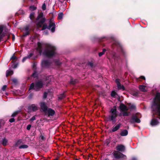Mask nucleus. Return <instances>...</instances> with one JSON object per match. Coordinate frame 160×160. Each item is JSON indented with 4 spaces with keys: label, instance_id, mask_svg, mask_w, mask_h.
<instances>
[{
    "label": "nucleus",
    "instance_id": "052dcab7",
    "mask_svg": "<svg viewBox=\"0 0 160 160\" xmlns=\"http://www.w3.org/2000/svg\"><path fill=\"white\" fill-rule=\"evenodd\" d=\"M15 36L13 34L12 35V40L14 41L15 40Z\"/></svg>",
    "mask_w": 160,
    "mask_h": 160
},
{
    "label": "nucleus",
    "instance_id": "2f4dec72",
    "mask_svg": "<svg viewBox=\"0 0 160 160\" xmlns=\"http://www.w3.org/2000/svg\"><path fill=\"white\" fill-rule=\"evenodd\" d=\"M106 51V50L105 49H103V50L102 52H100L99 53L98 55L99 57L101 56L102 55H103L105 53Z\"/></svg>",
    "mask_w": 160,
    "mask_h": 160
},
{
    "label": "nucleus",
    "instance_id": "0eeeda50",
    "mask_svg": "<svg viewBox=\"0 0 160 160\" xmlns=\"http://www.w3.org/2000/svg\"><path fill=\"white\" fill-rule=\"evenodd\" d=\"M38 109L37 106L35 104H31L28 107V110L29 112H35Z\"/></svg>",
    "mask_w": 160,
    "mask_h": 160
},
{
    "label": "nucleus",
    "instance_id": "7c9ffc66",
    "mask_svg": "<svg viewBox=\"0 0 160 160\" xmlns=\"http://www.w3.org/2000/svg\"><path fill=\"white\" fill-rule=\"evenodd\" d=\"M20 112L19 111H16L14 112L12 114V117H15L16 115H17L18 112Z\"/></svg>",
    "mask_w": 160,
    "mask_h": 160
},
{
    "label": "nucleus",
    "instance_id": "79ce46f5",
    "mask_svg": "<svg viewBox=\"0 0 160 160\" xmlns=\"http://www.w3.org/2000/svg\"><path fill=\"white\" fill-rule=\"evenodd\" d=\"M3 26H0V34H1L3 31Z\"/></svg>",
    "mask_w": 160,
    "mask_h": 160
},
{
    "label": "nucleus",
    "instance_id": "13d9d810",
    "mask_svg": "<svg viewBox=\"0 0 160 160\" xmlns=\"http://www.w3.org/2000/svg\"><path fill=\"white\" fill-rule=\"evenodd\" d=\"M13 82L14 83H16L17 82V80L15 79H13L12 80Z\"/></svg>",
    "mask_w": 160,
    "mask_h": 160
},
{
    "label": "nucleus",
    "instance_id": "8fccbe9b",
    "mask_svg": "<svg viewBox=\"0 0 160 160\" xmlns=\"http://www.w3.org/2000/svg\"><path fill=\"white\" fill-rule=\"evenodd\" d=\"M18 65V64H15L13 65L12 67L14 68H16Z\"/></svg>",
    "mask_w": 160,
    "mask_h": 160
},
{
    "label": "nucleus",
    "instance_id": "f8f14e48",
    "mask_svg": "<svg viewBox=\"0 0 160 160\" xmlns=\"http://www.w3.org/2000/svg\"><path fill=\"white\" fill-rule=\"evenodd\" d=\"M40 106L44 112H46V110L48 109L46 103L44 102H42L40 103Z\"/></svg>",
    "mask_w": 160,
    "mask_h": 160
},
{
    "label": "nucleus",
    "instance_id": "e2e57ef3",
    "mask_svg": "<svg viewBox=\"0 0 160 160\" xmlns=\"http://www.w3.org/2000/svg\"><path fill=\"white\" fill-rule=\"evenodd\" d=\"M75 160H79L78 159H75Z\"/></svg>",
    "mask_w": 160,
    "mask_h": 160
},
{
    "label": "nucleus",
    "instance_id": "f03ea898",
    "mask_svg": "<svg viewBox=\"0 0 160 160\" xmlns=\"http://www.w3.org/2000/svg\"><path fill=\"white\" fill-rule=\"evenodd\" d=\"M48 25L46 24H44L42 27V30H44L46 28H48L52 32H53L55 31V24L53 20L51 19L48 20Z\"/></svg>",
    "mask_w": 160,
    "mask_h": 160
},
{
    "label": "nucleus",
    "instance_id": "37998d69",
    "mask_svg": "<svg viewBox=\"0 0 160 160\" xmlns=\"http://www.w3.org/2000/svg\"><path fill=\"white\" fill-rule=\"evenodd\" d=\"M47 95V93L46 92L44 93L43 96V98L45 99L46 98Z\"/></svg>",
    "mask_w": 160,
    "mask_h": 160
},
{
    "label": "nucleus",
    "instance_id": "423d86ee",
    "mask_svg": "<svg viewBox=\"0 0 160 160\" xmlns=\"http://www.w3.org/2000/svg\"><path fill=\"white\" fill-rule=\"evenodd\" d=\"M113 156L114 158L116 159H118L121 158L126 157V156L121 153L118 152L116 151H114L113 153Z\"/></svg>",
    "mask_w": 160,
    "mask_h": 160
},
{
    "label": "nucleus",
    "instance_id": "f3484780",
    "mask_svg": "<svg viewBox=\"0 0 160 160\" xmlns=\"http://www.w3.org/2000/svg\"><path fill=\"white\" fill-rule=\"evenodd\" d=\"M118 47V49L120 50L121 52L124 55L125 54V52L121 45L119 44Z\"/></svg>",
    "mask_w": 160,
    "mask_h": 160
},
{
    "label": "nucleus",
    "instance_id": "2eb2a0df",
    "mask_svg": "<svg viewBox=\"0 0 160 160\" xmlns=\"http://www.w3.org/2000/svg\"><path fill=\"white\" fill-rule=\"evenodd\" d=\"M121 124H118L117 125L115 126H113L112 129V132H115L118 130L120 127Z\"/></svg>",
    "mask_w": 160,
    "mask_h": 160
},
{
    "label": "nucleus",
    "instance_id": "39448f33",
    "mask_svg": "<svg viewBox=\"0 0 160 160\" xmlns=\"http://www.w3.org/2000/svg\"><path fill=\"white\" fill-rule=\"evenodd\" d=\"M137 115H133L131 117L130 122L131 123H140V120L138 118Z\"/></svg>",
    "mask_w": 160,
    "mask_h": 160
},
{
    "label": "nucleus",
    "instance_id": "4d7b16f0",
    "mask_svg": "<svg viewBox=\"0 0 160 160\" xmlns=\"http://www.w3.org/2000/svg\"><path fill=\"white\" fill-rule=\"evenodd\" d=\"M132 95L134 96H137L138 95V93L137 92L133 93Z\"/></svg>",
    "mask_w": 160,
    "mask_h": 160
},
{
    "label": "nucleus",
    "instance_id": "c85d7f7f",
    "mask_svg": "<svg viewBox=\"0 0 160 160\" xmlns=\"http://www.w3.org/2000/svg\"><path fill=\"white\" fill-rule=\"evenodd\" d=\"M43 16V14L41 12L40 13L36 18L37 20H38L40 18H42Z\"/></svg>",
    "mask_w": 160,
    "mask_h": 160
},
{
    "label": "nucleus",
    "instance_id": "ea45409f",
    "mask_svg": "<svg viewBox=\"0 0 160 160\" xmlns=\"http://www.w3.org/2000/svg\"><path fill=\"white\" fill-rule=\"evenodd\" d=\"M32 55H33V53H31L29 54L28 55L27 57L28 59H29L32 57Z\"/></svg>",
    "mask_w": 160,
    "mask_h": 160
},
{
    "label": "nucleus",
    "instance_id": "603ef678",
    "mask_svg": "<svg viewBox=\"0 0 160 160\" xmlns=\"http://www.w3.org/2000/svg\"><path fill=\"white\" fill-rule=\"evenodd\" d=\"M22 142V141L21 140H18L17 142L16 143L17 144H19Z\"/></svg>",
    "mask_w": 160,
    "mask_h": 160
},
{
    "label": "nucleus",
    "instance_id": "a18cd8bd",
    "mask_svg": "<svg viewBox=\"0 0 160 160\" xmlns=\"http://www.w3.org/2000/svg\"><path fill=\"white\" fill-rule=\"evenodd\" d=\"M11 59L12 60H14L17 59V57L15 56L14 55H13L11 58Z\"/></svg>",
    "mask_w": 160,
    "mask_h": 160
},
{
    "label": "nucleus",
    "instance_id": "1a4fd4ad",
    "mask_svg": "<svg viewBox=\"0 0 160 160\" xmlns=\"http://www.w3.org/2000/svg\"><path fill=\"white\" fill-rule=\"evenodd\" d=\"M51 64V63L48 60H43L42 62V66L43 68H48Z\"/></svg>",
    "mask_w": 160,
    "mask_h": 160
},
{
    "label": "nucleus",
    "instance_id": "5701e85b",
    "mask_svg": "<svg viewBox=\"0 0 160 160\" xmlns=\"http://www.w3.org/2000/svg\"><path fill=\"white\" fill-rule=\"evenodd\" d=\"M139 88V89L141 91L143 92H145L146 91L145 87L144 85H140Z\"/></svg>",
    "mask_w": 160,
    "mask_h": 160
},
{
    "label": "nucleus",
    "instance_id": "7ed1b4c3",
    "mask_svg": "<svg viewBox=\"0 0 160 160\" xmlns=\"http://www.w3.org/2000/svg\"><path fill=\"white\" fill-rule=\"evenodd\" d=\"M110 112L111 114L109 116V119L112 121V123L114 124L116 122L115 119L118 115L116 106H114L111 109Z\"/></svg>",
    "mask_w": 160,
    "mask_h": 160
},
{
    "label": "nucleus",
    "instance_id": "9b49d317",
    "mask_svg": "<svg viewBox=\"0 0 160 160\" xmlns=\"http://www.w3.org/2000/svg\"><path fill=\"white\" fill-rule=\"evenodd\" d=\"M159 123L157 118H153L151 122V125L152 126H155L158 125Z\"/></svg>",
    "mask_w": 160,
    "mask_h": 160
},
{
    "label": "nucleus",
    "instance_id": "bb28decb",
    "mask_svg": "<svg viewBox=\"0 0 160 160\" xmlns=\"http://www.w3.org/2000/svg\"><path fill=\"white\" fill-rule=\"evenodd\" d=\"M77 82H78V81L76 79H71L70 81V83L72 84H74Z\"/></svg>",
    "mask_w": 160,
    "mask_h": 160
},
{
    "label": "nucleus",
    "instance_id": "412c9836",
    "mask_svg": "<svg viewBox=\"0 0 160 160\" xmlns=\"http://www.w3.org/2000/svg\"><path fill=\"white\" fill-rule=\"evenodd\" d=\"M13 73L12 70H9L7 71L6 72V76L8 77V76L12 75Z\"/></svg>",
    "mask_w": 160,
    "mask_h": 160
},
{
    "label": "nucleus",
    "instance_id": "bf43d9fd",
    "mask_svg": "<svg viewBox=\"0 0 160 160\" xmlns=\"http://www.w3.org/2000/svg\"><path fill=\"white\" fill-rule=\"evenodd\" d=\"M106 143H107V145H108L109 143V140H107L106 141Z\"/></svg>",
    "mask_w": 160,
    "mask_h": 160
},
{
    "label": "nucleus",
    "instance_id": "393cba45",
    "mask_svg": "<svg viewBox=\"0 0 160 160\" xmlns=\"http://www.w3.org/2000/svg\"><path fill=\"white\" fill-rule=\"evenodd\" d=\"M111 96L113 97H115L117 95V94L114 91H112L111 93Z\"/></svg>",
    "mask_w": 160,
    "mask_h": 160
},
{
    "label": "nucleus",
    "instance_id": "a19ab883",
    "mask_svg": "<svg viewBox=\"0 0 160 160\" xmlns=\"http://www.w3.org/2000/svg\"><path fill=\"white\" fill-rule=\"evenodd\" d=\"M7 87V86L6 85H4L2 88V90L3 91H5L6 90V89Z\"/></svg>",
    "mask_w": 160,
    "mask_h": 160
},
{
    "label": "nucleus",
    "instance_id": "20e7f679",
    "mask_svg": "<svg viewBox=\"0 0 160 160\" xmlns=\"http://www.w3.org/2000/svg\"><path fill=\"white\" fill-rule=\"evenodd\" d=\"M43 85V83L41 81L36 82L35 84L32 83L30 86L29 90L33 89L35 91H38L41 88Z\"/></svg>",
    "mask_w": 160,
    "mask_h": 160
},
{
    "label": "nucleus",
    "instance_id": "cd10ccee",
    "mask_svg": "<svg viewBox=\"0 0 160 160\" xmlns=\"http://www.w3.org/2000/svg\"><path fill=\"white\" fill-rule=\"evenodd\" d=\"M28 146L27 145H25V144H24V145H22L20 146L19 147V148L20 149L27 148H28Z\"/></svg>",
    "mask_w": 160,
    "mask_h": 160
},
{
    "label": "nucleus",
    "instance_id": "4c0bfd02",
    "mask_svg": "<svg viewBox=\"0 0 160 160\" xmlns=\"http://www.w3.org/2000/svg\"><path fill=\"white\" fill-rule=\"evenodd\" d=\"M46 7L45 3H43L42 6V9L43 10H45L46 9Z\"/></svg>",
    "mask_w": 160,
    "mask_h": 160
},
{
    "label": "nucleus",
    "instance_id": "de8ad7c7",
    "mask_svg": "<svg viewBox=\"0 0 160 160\" xmlns=\"http://www.w3.org/2000/svg\"><path fill=\"white\" fill-rule=\"evenodd\" d=\"M31 127V125L30 124L28 125L27 127V129L28 130L30 129Z\"/></svg>",
    "mask_w": 160,
    "mask_h": 160
},
{
    "label": "nucleus",
    "instance_id": "72a5a7b5",
    "mask_svg": "<svg viewBox=\"0 0 160 160\" xmlns=\"http://www.w3.org/2000/svg\"><path fill=\"white\" fill-rule=\"evenodd\" d=\"M129 107L130 108L133 109L135 108V106L134 104H130L129 105Z\"/></svg>",
    "mask_w": 160,
    "mask_h": 160
},
{
    "label": "nucleus",
    "instance_id": "9d476101",
    "mask_svg": "<svg viewBox=\"0 0 160 160\" xmlns=\"http://www.w3.org/2000/svg\"><path fill=\"white\" fill-rule=\"evenodd\" d=\"M116 82L118 88L119 89L124 90L125 89V88L123 85H121L120 82V80L118 79H117L115 80Z\"/></svg>",
    "mask_w": 160,
    "mask_h": 160
},
{
    "label": "nucleus",
    "instance_id": "b1692460",
    "mask_svg": "<svg viewBox=\"0 0 160 160\" xmlns=\"http://www.w3.org/2000/svg\"><path fill=\"white\" fill-rule=\"evenodd\" d=\"M7 142V140L5 138H4L2 140V144L3 146H5L6 145Z\"/></svg>",
    "mask_w": 160,
    "mask_h": 160
},
{
    "label": "nucleus",
    "instance_id": "f257e3e1",
    "mask_svg": "<svg viewBox=\"0 0 160 160\" xmlns=\"http://www.w3.org/2000/svg\"><path fill=\"white\" fill-rule=\"evenodd\" d=\"M37 50L40 55L51 58L57 54L56 48L55 46L50 43L42 44L38 43Z\"/></svg>",
    "mask_w": 160,
    "mask_h": 160
},
{
    "label": "nucleus",
    "instance_id": "c03bdc74",
    "mask_svg": "<svg viewBox=\"0 0 160 160\" xmlns=\"http://www.w3.org/2000/svg\"><path fill=\"white\" fill-rule=\"evenodd\" d=\"M14 121L15 119L13 118H10L9 120V121L11 123L14 122Z\"/></svg>",
    "mask_w": 160,
    "mask_h": 160
},
{
    "label": "nucleus",
    "instance_id": "4be33fe9",
    "mask_svg": "<svg viewBox=\"0 0 160 160\" xmlns=\"http://www.w3.org/2000/svg\"><path fill=\"white\" fill-rule=\"evenodd\" d=\"M53 63L58 66H59L61 64V62L59 61L58 60H55L54 61Z\"/></svg>",
    "mask_w": 160,
    "mask_h": 160
},
{
    "label": "nucleus",
    "instance_id": "a211bd4d",
    "mask_svg": "<svg viewBox=\"0 0 160 160\" xmlns=\"http://www.w3.org/2000/svg\"><path fill=\"white\" fill-rule=\"evenodd\" d=\"M29 29V26H27L26 27H25L24 28V29L25 31H26V32H25L24 33V36H26L29 34V32L28 31Z\"/></svg>",
    "mask_w": 160,
    "mask_h": 160
},
{
    "label": "nucleus",
    "instance_id": "a878e982",
    "mask_svg": "<svg viewBox=\"0 0 160 160\" xmlns=\"http://www.w3.org/2000/svg\"><path fill=\"white\" fill-rule=\"evenodd\" d=\"M65 97V95L64 93L60 94L58 97V99L59 100H62Z\"/></svg>",
    "mask_w": 160,
    "mask_h": 160
},
{
    "label": "nucleus",
    "instance_id": "3c124183",
    "mask_svg": "<svg viewBox=\"0 0 160 160\" xmlns=\"http://www.w3.org/2000/svg\"><path fill=\"white\" fill-rule=\"evenodd\" d=\"M27 59H28L27 57H24V58H23L22 59V62H24Z\"/></svg>",
    "mask_w": 160,
    "mask_h": 160
},
{
    "label": "nucleus",
    "instance_id": "6e6d98bb",
    "mask_svg": "<svg viewBox=\"0 0 160 160\" xmlns=\"http://www.w3.org/2000/svg\"><path fill=\"white\" fill-rule=\"evenodd\" d=\"M139 78L145 80V78L144 76H141Z\"/></svg>",
    "mask_w": 160,
    "mask_h": 160
},
{
    "label": "nucleus",
    "instance_id": "49530a36",
    "mask_svg": "<svg viewBox=\"0 0 160 160\" xmlns=\"http://www.w3.org/2000/svg\"><path fill=\"white\" fill-rule=\"evenodd\" d=\"M36 119V118L35 116L32 117L30 120V121H32Z\"/></svg>",
    "mask_w": 160,
    "mask_h": 160
},
{
    "label": "nucleus",
    "instance_id": "473e14b6",
    "mask_svg": "<svg viewBox=\"0 0 160 160\" xmlns=\"http://www.w3.org/2000/svg\"><path fill=\"white\" fill-rule=\"evenodd\" d=\"M36 8H37L34 6H32L29 7V9L31 11L34 10L36 9Z\"/></svg>",
    "mask_w": 160,
    "mask_h": 160
},
{
    "label": "nucleus",
    "instance_id": "58836bf2",
    "mask_svg": "<svg viewBox=\"0 0 160 160\" xmlns=\"http://www.w3.org/2000/svg\"><path fill=\"white\" fill-rule=\"evenodd\" d=\"M122 115L123 116H127L129 115V113L127 112H124L122 113Z\"/></svg>",
    "mask_w": 160,
    "mask_h": 160
},
{
    "label": "nucleus",
    "instance_id": "6e6552de",
    "mask_svg": "<svg viewBox=\"0 0 160 160\" xmlns=\"http://www.w3.org/2000/svg\"><path fill=\"white\" fill-rule=\"evenodd\" d=\"M44 113L49 116H53L55 113V111L51 108H48L46 111V112H44Z\"/></svg>",
    "mask_w": 160,
    "mask_h": 160
},
{
    "label": "nucleus",
    "instance_id": "c9c22d12",
    "mask_svg": "<svg viewBox=\"0 0 160 160\" xmlns=\"http://www.w3.org/2000/svg\"><path fill=\"white\" fill-rule=\"evenodd\" d=\"M37 76L38 74L37 72L36 71H35L32 74V77L34 78H35L37 77Z\"/></svg>",
    "mask_w": 160,
    "mask_h": 160
},
{
    "label": "nucleus",
    "instance_id": "dca6fc26",
    "mask_svg": "<svg viewBox=\"0 0 160 160\" xmlns=\"http://www.w3.org/2000/svg\"><path fill=\"white\" fill-rule=\"evenodd\" d=\"M128 132L127 130H124L121 131L120 134L122 136H125L128 135Z\"/></svg>",
    "mask_w": 160,
    "mask_h": 160
},
{
    "label": "nucleus",
    "instance_id": "680f3d73",
    "mask_svg": "<svg viewBox=\"0 0 160 160\" xmlns=\"http://www.w3.org/2000/svg\"><path fill=\"white\" fill-rule=\"evenodd\" d=\"M132 160H137V159L136 158L133 157L132 158Z\"/></svg>",
    "mask_w": 160,
    "mask_h": 160
},
{
    "label": "nucleus",
    "instance_id": "e433bc0d",
    "mask_svg": "<svg viewBox=\"0 0 160 160\" xmlns=\"http://www.w3.org/2000/svg\"><path fill=\"white\" fill-rule=\"evenodd\" d=\"M4 121L2 119H0V127L3 125L4 124Z\"/></svg>",
    "mask_w": 160,
    "mask_h": 160
},
{
    "label": "nucleus",
    "instance_id": "864d4df0",
    "mask_svg": "<svg viewBox=\"0 0 160 160\" xmlns=\"http://www.w3.org/2000/svg\"><path fill=\"white\" fill-rule=\"evenodd\" d=\"M4 36V35H3V34L1 35L0 36V41H1L2 39V38Z\"/></svg>",
    "mask_w": 160,
    "mask_h": 160
},
{
    "label": "nucleus",
    "instance_id": "f704fd0d",
    "mask_svg": "<svg viewBox=\"0 0 160 160\" xmlns=\"http://www.w3.org/2000/svg\"><path fill=\"white\" fill-rule=\"evenodd\" d=\"M119 58V56L117 55H115L113 56V58L115 60H116L117 59H118Z\"/></svg>",
    "mask_w": 160,
    "mask_h": 160
},
{
    "label": "nucleus",
    "instance_id": "c756f323",
    "mask_svg": "<svg viewBox=\"0 0 160 160\" xmlns=\"http://www.w3.org/2000/svg\"><path fill=\"white\" fill-rule=\"evenodd\" d=\"M63 14L62 13H60L58 14V18L59 19H61L63 17Z\"/></svg>",
    "mask_w": 160,
    "mask_h": 160
},
{
    "label": "nucleus",
    "instance_id": "09e8293b",
    "mask_svg": "<svg viewBox=\"0 0 160 160\" xmlns=\"http://www.w3.org/2000/svg\"><path fill=\"white\" fill-rule=\"evenodd\" d=\"M48 32L47 30H45L43 32V34L44 35H47L48 34Z\"/></svg>",
    "mask_w": 160,
    "mask_h": 160
},
{
    "label": "nucleus",
    "instance_id": "aec40b11",
    "mask_svg": "<svg viewBox=\"0 0 160 160\" xmlns=\"http://www.w3.org/2000/svg\"><path fill=\"white\" fill-rule=\"evenodd\" d=\"M35 13L34 12H31L29 15V18L30 19L33 21L35 18Z\"/></svg>",
    "mask_w": 160,
    "mask_h": 160
},
{
    "label": "nucleus",
    "instance_id": "ddd939ff",
    "mask_svg": "<svg viewBox=\"0 0 160 160\" xmlns=\"http://www.w3.org/2000/svg\"><path fill=\"white\" fill-rule=\"evenodd\" d=\"M119 107L120 110L122 112L126 111L128 110V108L123 103L120 104Z\"/></svg>",
    "mask_w": 160,
    "mask_h": 160
},
{
    "label": "nucleus",
    "instance_id": "5fc2aeb1",
    "mask_svg": "<svg viewBox=\"0 0 160 160\" xmlns=\"http://www.w3.org/2000/svg\"><path fill=\"white\" fill-rule=\"evenodd\" d=\"M39 138L42 140H43L44 138L43 136L41 135L40 136Z\"/></svg>",
    "mask_w": 160,
    "mask_h": 160
},
{
    "label": "nucleus",
    "instance_id": "6ab92c4d",
    "mask_svg": "<svg viewBox=\"0 0 160 160\" xmlns=\"http://www.w3.org/2000/svg\"><path fill=\"white\" fill-rule=\"evenodd\" d=\"M45 21V19L44 18H42L40 21L38 23L37 26L41 27L43 24V23Z\"/></svg>",
    "mask_w": 160,
    "mask_h": 160
},
{
    "label": "nucleus",
    "instance_id": "4468645a",
    "mask_svg": "<svg viewBox=\"0 0 160 160\" xmlns=\"http://www.w3.org/2000/svg\"><path fill=\"white\" fill-rule=\"evenodd\" d=\"M125 147L122 144L118 145L116 147V149L117 150L122 151L124 150Z\"/></svg>",
    "mask_w": 160,
    "mask_h": 160
}]
</instances>
